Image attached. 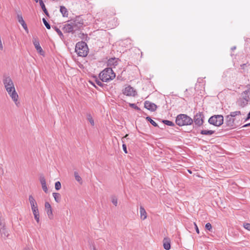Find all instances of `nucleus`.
Listing matches in <instances>:
<instances>
[{
	"label": "nucleus",
	"mask_w": 250,
	"mask_h": 250,
	"mask_svg": "<svg viewBox=\"0 0 250 250\" xmlns=\"http://www.w3.org/2000/svg\"><path fill=\"white\" fill-rule=\"evenodd\" d=\"M123 93L128 96L134 97L136 95L137 92L133 87L130 85H128L123 89Z\"/></svg>",
	"instance_id": "10"
},
{
	"label": "nucleus",
	"mask_w": 250,
	"mask_h": 250,
	"mask_svg": "<svg viewBox=\"0 0 250 250\" xmlns=\"http://www.w3.org/2000/svg\"><path fill=\"white\" fill-rule=\"evenodd\" d=\"M129 105L130 107H132L134 108L138 109V107H137V106H136V105L135 104H130Z\"/></svg>",
	"instance_id": "41"
},
{
	"label": "nucleus",
	"mask_w": 250,
	"mask_h": 250,
	"mask_svg": "<svg viewBox=\"0 0 250 250\" xmlns=\"http://www.w3.org/2000/svg\"><path fill=\"white\" fill-rule=\"evenodd\" d=\"M4 49V46L1 41V37L0 36V50L2 51Z\"/></svg>",
	"instance_id": "39"
},
{
	"label": "nucleus",
	"mask_w": 250,
	"mask_h": 250,
	"mask_svg": "<svg viewBox=\"0 0 250 250\" xmlns=\"http://www.w3.org/2000/svg\"><path fill=\"white\" fill-rule=\"evenodd\" d=\"M45 208L48 217L52 219L53 217L52 209L50 204L48 202L45 203Z\"/></svg>",
	"instance_id": "14"
},
{
	"label": "nucleus",
	"mask_w": 250,
	"mask_h": 250,
	"mask_svg": "<svg viewBox=\"0 0 250 250\" xmlns=\"http://www.w3.org/2000/svg\"><path fill=\"white\" fill-rule=\"evenodd\" d=\"M3 83L6 91H8L15 88L13 81L9 76H5L3 79Z\"/></svg>",
	"instance_id": "6"
},
{
	"label": "nucleus",
	"mask_w": 250,
	"mask_h": 250,
	"mask_svg": "<svg viewBox=\"0 0 250 250\" xmlns=\"http://www.w3.org/2000/svg\"><path fill=\"white\" fill-rule=\"evenodd\" d=\"M208 122L214 126H220L223 124L224 118L222 115H215L210 117Z\"/></svg>",
	"instance_id": "5"
},
{
	"label": "nucleus",
	"mask_w": 250,
	"mask_h": 250,
	"mask_svg": "<svg viewBox=\"0 0 250 250\" xmlns=\"http://www.w3.org/2000/svg\"><path fill=\"white\" fill-rule=\"evenodd\" d=\"M93 250H96L95 248H94L93 249Z\"/></svg>",
	"instance_id": "51"
},
{
	"label": "nucleus",
	"mask_w": 250,
	"mask_h": 250,
	"mask_svg": "<svg viewBox=\"0 0 250 250\" xmlns=\"http://www.w3.org/2000/svg\"><path fill=\"white\" fill-rule=\"evenodd\" d=\"M17 20H18V22L21 24V23H23V22H25L24 21L23 19V18H22V16L21 13H20L17 14Z\"/></svg>",
	"instance_id": "23"
},
{
	"label": "nucleus",
	"mask_w": 250,
	"mask_h": 250,
	"mask_svg": "<svg viewBox=\"0 0 250 250\" xmlns=\"http://www.w3.org/2000/svg\"><path fill=\"white\" fill-rule=\"evenodd\" d=\"M39 180L42 185V187L43 190L45 193H47L48 192V188L47 187V185H46V180L45 179L44 176L43 175H40V176L39 177Z\"/></svg>",
	"instance_id": "11"
},
{
	"label": "nucleus",
	"mask_w": 250,
	"mask_h": 250,
	"mask_svg": "<svg viewBox=\"0 0 250 250\" xmlns=\"http://www.w3.org/2000/svg\"><path fill=\"white\" fill-rule=\"evenodd\" d=\"M39 2L40 5L43 11L44 12V13L46 15L48 16V13L47 12V9L45 8V6L43 3V0H39Z\"/></svg>",
	"instance_id": "20"
},
{
	"label": "nucleus",
	"mask_w": 250,
	"mask_h": 250,
	"mask_svg": "<svg viewBox=\"0 0 250 250\" xmlns=\"http://www.w3.org/2000/svg\"><path fill=\"white\" fill-rule=\"evenodd\" d=\"M42 21H43V22L44 24L45 25V27L48 29H50V24L48 23V22L46 21V20L44 18H43Z\"/></svg>",
	"instance_id": "34"
},
{
	"label": "nucleus",
	"mask_w": 250,
	"mask_h": 250,
	"mask_svg": "<svg viewBox=\"0 0 250 250\" xmlns=\"http://www.w3.org/2000/svg\"><path fill=\"white\" fill-rule=\"evenodd\" d=\"M163 246L165 250H169L170 249V240L168 238H165L163 240Z\"/></svg>",
	"instance_id": "17"
},
{
	"label": "nucleus",
	"mask_w": 250,
	"mask_h": 250,
	"mask_svg": "<svg viewBox=\"0 0 250 250\" xmlns=\"http://www.w3.org/2000/svg\"><path fill=\"white\" fill-rule=\"evenodd\" d=\"M249 119H250V112L249 113V114H248V116H247V118H246V121H247L248 120H249Z\"/></svg>",
	"instance_id": "46"
},
{
	"label": "nucleus",
	"mask_w": 250,
	"mask_h": 250,
	"mask_svg": "<svg viewBox=\"0 0 250 250\" xmlns=\"http://www.w3.org/2000/svg\"><path fill=\"white\" fill-rule=\"evenodd\" d=\"M29 201L30 202L32 211L34 216V218L38 223L40 222V214L38 208V206L36 200L32 195H29Z\"/></svg>",
	"instance_id": "3"
},
{
	"label": "nucleus",
	"mask_w": 250,
	"mask_h": 250,
	"mask_svg": "<svg viewBox=\"0 0 250 250\" xmlns=\"http://www.w3.org/2000/svg\"><path fill=\"white\" fill-rule=\"evenodd\" d=\"M5 226L2 223H0V232L2 231L3 230H5Z\"/></svg>",
	"instance_id": "40"
},
{
	"label": "nucleus",
	"mask_w": 250,
	"mask_h": 250,
	"mask_svg": "<svg viewBox=\"0 0 250 250\" xmlns=\"http://www.w3.org/2000/svg\"><path fill=\"white\" fill-rule=\"evenodd\" d=\"M163 122L167 125H169V126H173L174 125V124L173 122H172L171 121H168V120H163Z\"/></svg>",
	"instance_id": "31"
},
{
	"label": "nucleus",
	"mask_w": 250,
	"mask_h": 250,
	"mask_svg": "<svg viewBox=\"0 0 250 250\" xmlns=\"http://www.w3.org/2000/svg\"><path fill=\"white\" fill-rule=\"evenodd\" d=\"M204 115L202 113H197L194 117V122L198 126L202 125L204 123Z\"/></svg>",
	"instance_id": "9"
},
{
	"label": "nucleus",
	"mask_w": 250,
	"mask_h": 250,
	"mask_svg": "<svg viewBox=\"0 0 250 250\" xmlns=\"http://www.w3.org/2000/svg\"><path fill=\"white\" fill-rule=\"evenodd\" d=\"M235 49V47L232 48V49Z\"/></svg>",
	"instance_id": "49"
},
{
	"label": "nucleus",
	"mask_w": 250,
	"mask_h": 250,
	"mask_svg": "<svg viewBox=\"0 0 250 250\" xmlns=\"http://www.w3.org/2000/svg\"><path fill=\"white\" fill-rule=\"evenodd\" d=\"M140 216H141V218L142 219V220H145L146 218V217H147V214H146V210L145 209V208L143 207H140Z\"/></svg>",
	"instance_id": "18"
},
{
	"label": "nucleus",
	"mask_w": 250,
	"mask_h": 250,
	"mask_svg": "<svg viewBox=\"0 0 250 250\" xmlns=\"http://www.w3.org/2000/svg\"><path fill=\"white\" fill-rule=\"evenodd\" d=\"M96 83H97L98 85H99V86H103V83H102L101 81H100L99 80H98V81H96Z\"/></svg>",
	"instance_id": "44"
},
{
	"label": "nucleus",
	"mask_w": 250,
	"mask_h": 250,
	"mask_svg": "<svg viewBox=\"0 0 250 250\" xmlns=\"http://www.w3.org/2000/svg\"><path fill=\"white\" fill-rule=\"evenodd\" d=\"M53 196L54 198L55 201L59 203L61 201V195L59 193H53Z\"/></svg>",
	"instance_id": "22"
},
{
	"label": "nucleus",
	"mask_w": 250,
	"mask_h": 250,
	"mask_svg": "<svg viewBox=\"0 0 250 250\" xmlns=\"http://www.w3.org/2000/svg\"><path fill=\"white\" fill-rule=\"evenodd\" d=\"M87 119L89 121V122L90 123V124H91V125L92 126L94 125H95L94 121V120L92 118V116H91V115L89 114V115H87Z\"/></svg>",
	"instance_id": "26"
},
{
	"label": "nucleus",
	"mask_w": 250,
	"mask_h": 250,
	"mask_svg": "<svg viewBox=\"0 0 250 250\" xmlns=\"http://www.w3.org/2000/svg\"><path fill=\"white\" fill-rule=\"evenodd\" d=\"M23 250H31V249L29 247L24 248Z\"/></svg>",
	"instance_id": "47"
},
{
	"label": "nucleus",
	"mask_w": 250,
	"mask_h": 250,
	"mask_svg": "<svg viewBox=\"0 0 250 250\" xmlns=\"http://www.w3.org/2000/svg\"><path fill=\"white\" fill-rule=\"evenodd\" d=\"M205 227L209 231H211V230L212 229L211 225L209 223L206 224Z\"/></svg>",
	"instance_id": "35"
},
{
	"label": "nucleus",
	"mask_w": 250,
	"mask_h": 250,
	"mask_svg": "<svg viewBox=\"0 0 250 250\" xmlns=\"http://www.w3.org/2000/svg\"><path fill=\"white\" fill-rule=\"evenodd\" d=\"M63 30L67 33L73 32L75 31L70 22L65 24L63 27Z\"/></svg>",
	"instance_id": "16"
},
{
	"label": "nucleus",
	"mask_w": 250,
	"mask_h": 250,
	"mask_svg": "<svg viewBox=\"0 0 250 250\" xmlns=\"http://www.w3.org/2000/svg\"><path fill=\"white\" fill-rule=\"evenodd\" d=\"M60 12L63 17H67L68 16V11L67 9L63 6H60Z\"/></svg>",
	"instance_id": "19"
},
{
	"label": "nucleus",
	"mask_w": 250,
	"mask_h": 250,
	"mask_svg": "<svg viewBox=\"0 0 250 250\" xmlns=\"http://www.w3.org/2000/svg\"><path fill=\"white\" fill-rule=\"evenodd\" d=\"M241 114V112L240 111H236L234 112H231L230 114L229 115L231 116L232 118Z\"/></svg>",
	"instance_id": "27"
},
{
	"label": "nucleus",
	"mask_w": 250,
	"mask_h": 250,
	"mask_svg": "<svg viewBox=\"0 0 250 250\" xmlns=\"http://www.w3.org/2000/svg\"><path fill=\"white\" fill-rule=\"evenodd\" d=\"M111 202L115 206H117L118 205V199L115 196H112Z\"/></svg>",
	"instance_id": "25"
},
{
	"label": "nucleus",
	"mask_w": 250,
	"mask_h": 250,
	"mask_svg": "<svg viewBox=\"0 0 250 250\" xmlns=\"http://www.w3.org/2000/svg\"><path fill=\"white\" fill-rule=\"evenodd\" d=\"M145 107L146 108L151 111H155L157 108L156 105L149 101H146L145 103Z\"/></svg>",
	"instance_id": "13"
},
{
	"label": "nucleus",
	"mask_w": 250,
	"mask_h": 250,
	"mask_svg": "<svg viewBox=\"0 0 250 250\" xmlns=\"http://www.w3.org/2000/svg\"><path fill=\"white\" fill-rule=\"evenodd\" d=\"M21 25L22 26V27L24 28V29L25 30V31L27 33H28V29L27 26L26 24L25 23V22H24L23 23H21Z\"/></svg>",
	"instance_id": "36"
},
{
	"label": "nucleus",
	"mask_w": 250,
	"mask_h": 250,
	"mask_svg": "<svg viewBox=\"0 0 250 250\" xmlns=\"http://www.w3.org/2000/svg\"><path fill=\"white\" fill-rule=\"evenodd\" d=\"M115 74L111 68L104 69L99 74L100 79L104 82H107L115 78Z\"/></svg>",
	"instance_id": "1"
},
{
	"label": "nucleus",
	"mask_w": 250,
	"mask_h": 250,
	"mask_svg": "<svg viewBox=\"0 0 250 250\" xmlns=\"http://www.w3.org/2000/svg\"><path fill=\"white\" fill-rule=\"evenodd\" d=\"M9 96L15 103L16 106H19L20 104V102L18 101L19 95L15 88H13L11 90L7 91Z\"/></svg>",
	"instance_id": "8"
},
{
	"label": "nucleus",
	"mask_w": 250,
	"mask_h": 250,
	"mask_svg": "<svg viewBox=\"0 0 250 250\" xmlns=\"http://www.w3.org/2000/svg\"><path fill=\"white\" fill-rule=\"evenodd\" d=\"M127 136V135H126L125 137H126Z\"/></svg>",
	"instance_id": "50"
},
{
	"label": "nucleus",
	"mask_w": 250,
	"mask_h": 250,
	"mask_svg": "<svg viewBox=\"0 0 250 250\" xmlns=\"http://www.w3.org/2000/svg\"><path fill=\"white\" fill-rule=\"evenodd\" d=\"M250 126V123L244 125L242 127H246Z\"/></svg>",
	"instance_id": "45"
},
{
	"label": "nucleus",
	"mask_w": 250,
	"mask_h": 250,
	"mask_svg": "<svg viewBox=\"0 0 250 250\" xmlns=\"http://www.w3.org/2000/svg\"><path fill=\"white\" fill-rule=\"evenodd\" d=\"M33 43L37 51L41 54L43 55V51L40 45L39 41L37 38H34L33 40Z\"/></svg>",
	"instance_id": "12"
},
{
	"label": "nucleus",
	"mask_w": 250,
	"mask_h": 250,
	"mask_svg": "<svg viewBox=\"0 0 250 250\" xmlns=\"http://www.w3.org/2000/svg\"><path fill=\"white\" fill-rule=\"evenodd\" d=\"M55 30L61 38L63 37L62 31L59 28L55 27Z\"/></svg>",
	"instance_id": "33"
},
{
	"label": "nucleus",
	"mask_w": 250,
	"mask_h": 250,
	"mask_svg": "<svg viewBox=\"0 0 250 250\" xmlns=\"http://www.w3.org/2000/svg\"><path fill=\"white\" fill-rule=\"evenodd\" d=\"M88 47L85 42H78L75 46V51L81 57H85L87 55Z\"/></svg>",
	"instance_id": "4"
},
{
	"label": "nucleus",
	"mask_w": 250,
	"mask_h": 250,
	"mask_svg": "<svg viewBox=\"0 0 250 250\" xmlns=\"http://www.w3.org/2000/svg\"><path fill=\"white\" fill-rule=\"evenodd\" d=\"M123 150H124V152L125 153H127V151L126 146V145L125 144H123Z\"/></svg>",
	"instance_id": "42"
},
{
	"label": "nucleus",
	"mask_w": 250,
	"mask_h": 250,
	"mask_svg": "<svg viewBox=\"0 0 250 250\" xmlns=\"http://www.w3.org/2000/svg\"><path fill=\"white\" fill-rule=\"evenodd\" d=\"M55 187V189L57 190L60 189V188H61V183L59 181L56 182Z\"/></svg>",
	"instance_id": "32"
},
{
	"label": "nucleus",
	"mask_w": 250,
	"mask_h": 250,
	"mask_svg": "<svg viewBox=\"0 0 250 250\" xmlns=\"http://www.w3.org/2000/svg\"><path fill=\"white\" fill-rule=\"evenodd\" d=\"M21 25L22 26V27L24 28V29L25 30V31L27 33H28V29L27 26L26 24L25 23V22H24L23 23H21Z\"/></svg>",
	"instance_id": "37"
},
{
	"label": "nucleus",
	"mask_w": 250,
	"mask_h": 250,
	"mask_svg": "<svg viewBox=\"0 0 250 250\" xmlns=\"http://www.w3.org/2000/svg\"><path fill=\"white\" fill-rule=\"evenodd\" d=\"M70 22L75 31L80 29L83 23V20L80 17H77L74 20H71Z\"/></svg>",
	"instance_id": "7"
},
{
	"label": "nucleus",
	"mask_w": 250,
	"mask_h": 250,
	"mask_svg": "<svg viewBox=\"0 0 250 250\" xmlns=\"http://www.w3.org/2000/svg\"><path fill=\"white\" fill-rule=\"evenodd\" d=\"M0 232L1 233L2 237H7L9 235L8 232L6 229H5V230H3L2 231Z\"/></svg>",
	"instance_id": "30"
},
{
	"label": "nucleus",
	"mask_w": 250,
	"mask_h": 250,
	"mask_svg": "<svg viewBox=\"0 0 250 250\" xmlns=\"http://www.w3.org/2000/svg\"><path fill=\"white\" fill-rule=\"evenodd\" d=\"M193 122L192 118L184 114L178 115L176 119V123L179 126L191 125Z\"/></svg>",
	"instance_id": "2"
},
{
	"label": "nucleus",
	"mask_w": 250,
	"mask_h": 250,
	"mask_svg": "<svg viewBox=\"0 0 250 250\" xmlns=\"http://www.w3.org/2000/svg\"><path fill=\"white\" fill-rule=\"evenodd\" d=\"M146 119L147 121H149V122H150V123H151V124L153 126H158L157 124L155 121H154L153 120H152V119H151V118H150V117H147L146 118Z\"/></svg>",
	"instance_id": "28"
},
{
	"label": "nucleus",
	"mask_w": 250,
	"mask_h": 250,
	"mask_svg": "<svg viewBox=\"0 0 250 250\" xmlns=\"http://www.w3.org/2000/svg\"><path fill=\"white\" fill-rule=\"evenodd\" d=\"M109 64H113L114 65H117V60H116L115 58L112 59L111 60H109L108 62Z\"/></svg>",
	"instance_id": "29"
},
{
	"label": "nucleus",
	"mask_w": 250,
	"mask_h": 250,
	"mask_svg": "<svg viewBox=\"0 0 250 250\" xmlns=\"http://www.w3.org/2000/svg\"><path fill=\"white\" fill-rule=\"evenodd\" d=\"M35 1L36 2H38L39 1V0H35Z\"/></svg>",
	"instance_id": "48"
},
{
	"label": "nucleus",
	"mask_w": 250,
	"mask_h": 250,
	"mask_svg": "<svg viewBox=\"0 0 250 250\" xmlns=\"http://www.w3.org/2000/svg\"><path fill=\"white\" fill-rule=\"evenodd\" d=\"M74 176L76 181H77L80 183H82V178L79 175L78 172H74Z\"/></svg>",
	"instance_id": "24"
},
{
	"label": "nucleus",
	"mask_w": 250,
	"mask_h": 250,
	"mask_svg": "<svg viewBox=\"0 0 250 250\" xmlns=\"http://www.w3.org/2000/svg\"><path fill=\"white\" fill-rule=\"evenodd\" d=\"M194 225L195 226V229H196V232L199 234V229L196 225V224L195 223H194Z\"/></svg>",
	"instance_id": "43"
},
{
	"label": "nucleus",
	"mask_w": 250,
	"mask_h": 250,
	"mask_svg": "<svg viewBox=\"0 0 250 250\" xmlns=\"http://www.w3.org/2000/svg\"><path fill=\"white\" fill-rule=\"evenodd\" d=\"M244 227L246 229H247L248 230H250V224H249V223L244 224Z\"/></svg>",
	"instance_id": "38"
},
{
	"label": "nucleus",
	"mask_w": 250,
	"mask_h": 250,
	"mask_svg": "<svg viewBox=\"0 0 250 250\" xmlns=\"http://www.w3.org/2000/svg\"><path fill=\"white\" fill-rule=\"evenodd\" d=\"M214 133V131L211 130H202L201 134L206 135H211Z\"/></svg>",
	"instance_id": "21"
},
{
	"label": "nucleus",
	"mask_w": 250,
	"mask_h": 250,
	"mask_svg": "<svg viewBox=\"0 0 250 250\" xmlns=\"http://www.w3.org/2000/svg\"><path fill=\"white\" fill-rule=\"evenodd\" d=\"M234 120L231 116L227 115L226 118V123L227 126L233 127L234 125Z\"/></svg>",
	"instance_id": "15"
}]
</instances>
